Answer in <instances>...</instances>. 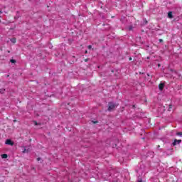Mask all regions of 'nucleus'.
I'll list each match as a JSON object with an SVG mask.
<instances>
[{
    "label": "nucleus",
    "instance_id": "1",
    "mask_svg": "<svg viewBox=\"0 0 182 182\" xmlns=\"http://www.w3.org/2000/svg\"><path fill=\"white\" fill-rule=\"evenodd\" d=\"M116 107H117V105H114V103L110 102V103L109 104L108 110H109V112H112V110H113V109H115Z\"/></svg>",
    "mask_w": 182,
    "mask_h": 182
},
{
    "label": "nucleus",
    "instance_id": "2",
    "mask_svg": "<svg viewBox=\"0 0 182 182\" xmlns=\"http://www.w3.org/2000/svg\"><path fill=\"white\" fill-rule=\"evenodd\" d=\"M5 144H7L9 146H13L14 145V141H12V140L11 139H6Z\"/></svg>",
    "mask_w": 182,
    "mask_h": 182
},
{
    "label": "nucleus",
    "instance_id": "3",
    "mask_svg": "<svg viewBox=\"0 0 182 182\" xmlns=\"http://www.w3.org/2000/svg\"><path fill=\"white\" fill-rule=\"evenodd\" d=\"M181 143V140L175 139L173 143V146H176L177 144H180Z\"/></svg>",
    "mask_w": 182,
    "mask_h": 182
},
{
    "label": "nucleus",
    "instance_id": "4",
    "mask_svg": "<svg viewBox=\"0 0 182 182\" xmlns=\"http://www.w3.org/2000/svg\"><path fill=\"white\" fill-rule=\"evenodd\" d=\"M168 18H169L170 19H173V13L171 11H169L168 13Z\"/></svg>",
    "mask_w": 182,
    "mask_h": 182
},
{
    "label": "nucleus",
    "instance_id": "5",
    "mask_svg": "<svg viewBox=\"0 0 182 182\" xmlns=\"http://www.w3.org/2000/svg\"><path fill=\"white\" fill-rule=\"evenodd\" d=\"M159 88L160 90H163V89H164V83L159 84Z\"/></svg>",
    "mask_w": 182,
    "mask_h": 182
},
{
    "label": "nucleus",
    "instance_id": "6",
    "mask_svg": "<svg viewBox=\"0 0 182 182\" xmlns=\"http://www.w3.org/2000/svg\"><path fill=\"white\" fill-rule=\"evenodd\" d=\"M1 159H8V155L6 154H1Z\"/></svg>",
    "mask_w": 182,
    "mask_h": 182
},
{
    "label": "nucleus",
    "instance_id": "7",
    "mask_svg": "<svg viewBox=\"0 0 182 182\" xmlns=\"http://www.w3.org/2000/svg\"><path fill=\"white\" fill-rule=\"evenodd\" d=\"M11 42L12 43H16V38H11Z\"/></svg>",
    "mask_w": 182,
    "mask_h": 182
},
{
    "label": "nucleus",
    "instance_id": "8",
    "mask_svg": "<svg viewBox=\"0 0 182 182\" xmlns=\"http://www.w3.org/2000/svg\"><path fill=\"white\" fill-rule=\"evenodd\" d=\"M22 152L23 153H29V149H26V148H24Z\"/></svg>",
    "mask_w": 182,
    "mask_h": 182
},
{
    "label": "nucleus",
    "instance_id": "9",
    "mask_svg": "<svg viewBox=\"0 0 182 182\" xmlns=\"http://www.w3.org/2000/svg\"><path fill=\"white\" fill-rule=\"evenodd\" d=\"M177 136H180V137H182V132H178Z\"/></svg>",
    "mask_w": 182,
    "mask_h": 182
},
{
    "label": "nucleus",
    "instance_id": "10",
    "mask_svg": "<svg viewBox=\"0 0 182 182\" xmlns=\"http://www.w3.org/2000/svg\"><path fill=\"white\" fill-rule=\"evenodd\" d=\"M4 92H5V89L0 90V93H4Z\"/></svg>",
    "mask_w": 182,
    "mask_h": 182
},
{
    "label": "nucleus",
    "instance_id": "11",
    "mask_svg": "<svg viewBox=\"0 0 182 182\" xmlns=\"http://www.w3.org/2000/svg\"><path fill=\"white\" fill-rule=\"evenodd\" d=\"M11 63H15V60H11Z\"/></svg>",
    "mask_w": 182,
    "mask_h": 182
},
{
    "label": "nucleus",
    "instance_id": "12",
    "mask_svg": "<svg viewBox=\"0 0 182 182\" xmlns=\"http://www.w3.org/2000/svg\"><path fill=\"white\" fill-rule=\"evenodd\" d=\"M33 123H34L35 126H38V122L34 121Z\"/></svg>",
    "mask_w": 182,
    "mask_h": 182
},
{
    "label": "nucleus",
    "instance_id": "13",
    "mask_svg": "<svg viewBox=\"0 0 182 182\" xmlns=\"http://www.w3.org/2000/svg\"><path fill=\"white\" fill-rule=\"evenodd\" d=\"M88 49H92V46H88Z\"/></svg>",
    "mask_w": 182,
    "mask_h": 182
},
{
    "label": "nucleus",
    "instance_id": "14",
    "mask_svg": "<svg viewBox=\"0 0 182 182\" xmlns=\"http://www.w3.org/2000/svg\"><path fill=\"white\" fill-rule=\"evenodd\" d=\"M39 160H41V158H38V161H39Z\"/></svg>",
    "mask_w": 182,
    "mask_h": 182
},
{
    "label": "nucleus",
    "instance_id": "15",
    "mask_svg": "<svg viewBox=\"0 0 182 182\" xmlns=\"http://www.w3.org/2000/svg\"><path fill=\"white\" fill-rule=\"evenodd\" d=\"M132 58H129V60H132Z\"/></svg>",
    "mask_w": 182,
    "mask_h": 182
},
{
    "label": "nucleus",
    "instance_id": "16",
    "mask_svg": "<svg viewBox=\"0 0 182 182\" xmlns=\"http://www.w3.org/2000/svg\"><path fill=\"white\" fill-rule=\"evenodd\" d=\"M138 182H143L142 181H139Z\"/></svg>",
    "mask_w": 182,
    "mask_h": 182
},
{
    "label": "nucleus",
    "instance_id": "17",
    "mask_svg": "<svg viewBox=\"0 0 182 182\" xmlns=\"http://www.w3.org/2000/svg\"><path fill=\"white\" fill-rule=\"evenodd\" d=\"M94 123H97V122H94Z\"/></svg>",
    "mask_w": 182,
    "mask_h": 182
},
{
    "label": "nucleus",
    "instance_id": "18",
    "mask_svg": "<svg viewBox=\"0 0 182 182\" xmlns=\"http://www.w3.org/2000/svg\"><path fill=\"white\" fill-rule=\"evenodd\" d=\"M170 109H171V105L170 106Z\"/></svg>",
    "mask_w": 182,
    "mask_h": 182
}]
</instances>
